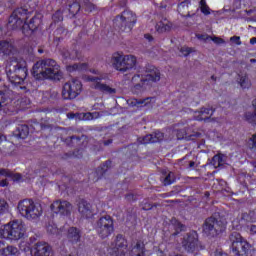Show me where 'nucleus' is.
Returning <instances> with one entry per match:
<instances>
[{
	"instance_id": "obj_1",
	"label": "nucleus",
	"mask_w": 256,
	"mask_h": 256,
	"mask_svg": "<svg viewBox=\"0 0 256 256\" xmlns=\"http://www.w3.org/2000/svg\"><path fill=\"white\" fill-rule=\"evenodd\" d=\"M29 10L27 8H16L8 19V25L15 31L20 29L24 34V37H31L39 29L43 20L39 16L35 15L29 22Z\"/></svg>"
},
{
	"instance_id": "obj_2",
	"label": "nucleus",
	"mask_w": 256,
	"mask_h": 256,
	"mask_svg": "<svg viewBox=\"0 0 256 256\" xmlns=\"http://www.w3.org/2000/svg\"><path fill=\"white\" fill-rule=\"evenodd\" d=\"M6 75L12 85L24 93L29 92L27 86H25V79L29 75L27 69V61L22 58H11L6 66Z\"/></svg>"
},
{
	"instance_id": "obj_3",
	"label": "nucleus",
	"mask_w": 256,
	"mask_h": 256,
	"mask_svg": "<svg viewBox=\"0 0 256 256\" xmlns=\"http://www.w3.org/2000/svg\"><path fill=\"white\" fill-rule=\"evenodd\" d=\"M57 61L51 58L43 59L36 62L32 68V76L36 81H61V73L59 72Z\"/></svg>"
},
{
	"instance_id": "obj_4",
	"label": "nucleus",
	"mask_w": 256,
	"mask_h": 256,
	"mask_svg": "<svg viewBox=\"0 0 256 256\" xmlns=\"http://www.w3.org/2000/svg\"><path fill=\"white\" fill-rule=\"evenodd\" d=\"M25 233H27L25 223L17 219L0 227V238L6 241H19L25 237Z\"/></svg>"
},
{
	"instance_id": "obj_5",
	"label": "nucleus",
	"mask_w": 256,
	"mask_h": 256,
	"mask_svg": "<svg viewBox=\"0 0 256 256\" xmlns=\"http://www.w3.org/2000/svg\"><path fill=\"white\" fill-rule=\"evenodd\" d=\"M17 209L21 217L27 221H37L43 215V206L29 198L19 201Z\"/></svg>"
},
{
	"instance_id": "obj_6",
	"label": "nucleus",
	"mask_w": 256,
	"mask_h": 256,
	"mask_svg": "<svg viewBox=\"0 0 256 256\" xmlns=\"http://www.w3.org/2000/svg\"><path fill=\"white\" fill-rule=\"evenodd\" d=\"M132 81L135 83L137 81H140V83L134 85L132 91L133 93H141L143 91V85L145 83H157V81H161V71L157 69V67L153 65H148L146 67V75L142 74H135L132 77Z\"/></svg>"
},
{
	"instance_id": "obj_7",
	"label": "nucleus",
	"mask_w": 256,
	"mask_h": 256,
	"mask_svg": "<svg viewBox=\"0 0 256 256\" xmlns=\"http://www.w3.org/2000/svg\"><path fill=\"white\" fill-rule=\"evenodd\" d=\"M21 103H23V98L21 100L15 98V94L7 86H4L0 90V109H3L5 113H19L21 111Z\"/></svg>"
},
{
	"instance_id": "obj_8",
	"label": "nucleus",
	"mask_w": 256,
	"mask_h": 256,
	"mask_svg": "<svg viewBox=\"0 0 256 256\" xmlns=\"http://www.w3.org/2000/svg\"><path fill=\"white\" fill-rule=\"evenodd\" d=\"M129 247V244L127 242V238L123 236L122 234H118L114 240V242L111 244V247H105V244H103L99 251V256H125V250Z\"/></svg>"
},
{
	"instance_id": "obj_9",
	"label": "nucleus",
	"mask_w": 256,
	"mask_h": 256,
	"mask_svg": "<svg viewBox=\"0 0 256 256\" xmlns=\"http://www.w3.org/2000/svg\"><path fill=\"white\" fill-rule=\"evenodd\" d=\"M113 25L122 33H131L137 25V14L131 10H124L120 15L115 16Z\"/></svg>"
},
{
	"instance_id": "obj_10",
	"label": "nucleus",
	"mask_w": 256,
	"mask_h": 256,
	"mask_svg": "<svg viewBox=\"0 0 256 256\" xmlns=\"http://www.w3.org/2000/svg\"><path fill=\"white\" fill-rule=\"evenodd\" d=\"M202 229L206 237H217V235H221L227 229V224L211 216L204 221Z\"/></svg>"
},
{
	"instance_id": "obj_11",
	"label": "nucleus",
	"mask_w": 256,
	"mask_h": 256,
	"mask_svg": "<svg viewBox=\"0 0 256 256\" xmlns=\"http://www.w3.org/2000/svg\"><path fill=\"white\" fill-rule=\"evenodd\" d=\"M96 232L100 239H107L115 233V222L110 215L102 216L96 222Z\"/></svg>"
},
{
	"instance_id": "obj_12",
	"label": "nucleus",
	"mask_w": 256,
	"mask_h": 256,
	"mask_svg": "<svg viewBox=\"0 0 256 256\" xmlns=\"http://www.w3.org/2000/svg\"><path fill=\"white\" fill-rule=\"evenodd\" d=\"M83 84L77 79H72L66 82L62 88V98L66 101L77 99L81 95Z\"/></svg>"
},
{
	"instance_id": "obj_13",
	"label": "nucleus",
	"mask_w": 256,
	"mask_h": 256,
	"mask_svg": "<svg viewBox=\"0 0 256 256\" xmlns=\"http://www.w3.org/2000/svg\"><path fill=\"white\" fill-rule=\"evenodd\" d=\"M234 237V239H233ZM232 252L236 256H251V244L247 240L243 239L241 234L235 233L232 235Z\"/></svg>"
},
{
	"instance_id": "obj_14",
	"label": "nucleus",
	"mask_w": 256,
	"mask_h": 256,
	"mask_svg": "<svg viewBox=\"0 0 256 256\" xmlns=\"http://www.w3.org/2000/svg\"><path fill=\"white\" fill-rule=\"evenodd\" d=\"M182 247L188 253H195V251L199 249V234L197 231L191 230L184 236L182 240Z\"/></svg>"
},
{
	"instance_id": "obj_15",
	"label": "nucleus",
	"mask_w": 256,
	"mask_h": 256,
	"mask_svg": "<svg viewBox=\"0 0 256 256\" xmlns=\"http://www.w3.org/2000/svg\"><path fill=\"white\" fill-rule=\"evenodd\" d=\"M50 209L52 213H55L56 215H63L64 217H68V215H71L73 205H71V203L66 200H56L51 204Z\"/></svg>"
},
{
	"instance_id": "obj_16",
	"label": "nucleus",
	"mask_w": 256,
	"mask_h": 256,
	"mask_svg": "<svg viewBox=\"0 0 256 256\" xmlns=\"http://www.w3.org/2000/svg\"><path fill=\"white\" fill-rule=\"evenodd\" d=\"M32 256H53V247L45 241L36 242L31 248Z\"/></svg>"
},
{
	"instance_id": "obj_17",
	"label": "nucleus",
	"mask_w": 256,
	"mask_h": 256,
	"mask_svg": "<svg viewBox=\"0 0 256 256\" xmlns=\"http://www.w3.org/2000/svg\"><path fill=\"white\" fill-rule=\"evenodd\" d=\"M87 81L94 83L93 89H96V91H100L106 95H114V93H117L115 88H111L109 85L101 83V78L99 77L88 76Z\"/></svg>"
},
{
	"instance_id": "obj_18",
	"label": "nucleus",
	"mask_w": 256,
	"mask_h": 256,
	"mask_svg": "<svg viewBox=\"0 0 256 256\" xmlns=\"http://www.w3.org/2000/svg\"><path fill=\"white\" fill-rule=\"evenodd\" d=\"M78 211L84 219H91L93 217V208L91 203L85 199H80L78 202Z\"/></svg>"
},
{
	"instance_id": "obj_19",
	"label": "nucleus",
	"mask_w": 256,
	"mask_h": 256,
	"mask_svg": "<svg viewBox=\"0 0 256 256\" xmlns=\"http://www.w3.org/2000/svg\"><path fill=\"white\" fill-rule=\"evenodd\" d=\"M112 163L113 162L111 160H107L100 167L96 168L92 181L97 182L99 179H103V177H105V173L111 169Z\"/></svg>"
},
{
	"instance_id": "obj_20",
	"label": "nucleus",
	"mask_w": 256,
	"mask_h": 256,
	"mask_svg": "<svg viewBox=\"0 0 256 256\" xmlns=\"http://www.w3.org/2000/svg\"><path fill=\"white\" fill-rule=\"evenodd\" d=\"M215 109L213 108H201V110L194 116L195 121H204L207 123L211 117H213Z\"/></svg>"
},
{
	"instance_id": "obj_21",
	"label": "nucleus",
	"mask_w": 256,
	"mask_h": 256,
	"mask_svg": "<svg viewBox=\"0 0 256 256\" xmlns=\"http://www.w3.org/2000/svg\"><path fill=\"white\" fill-rule=\"evenodd\" d=\"M111 63L116 71H121V73H125L123 54H120L119 52L114 53L111 59Z\"/></svg>"
},
{
	"instance_id": "obj_22",
	"label": "nucleus",
	"mask_w": 256,
	"mask_h": 256,
	"mask_svg": "<svg viewBox=\"0 0 256 256\" xmlns=\"http://www.w3.org/2000/svg\"><path fill=\"white\" fill-rule=\"evenodd\" d=\"M227 163V155L219 152L215 154L211 159V166L214 167V169H219V167H223Z\"/></svg>"
},
{
	"instance_id": "obj_23",
	"label": "nucleus",
	"mask_w": 256,
	"mask_h": 256,
	"mask_svg": "<svg viewBox=\"0 0 256 256\" xmlns=\"http://www.w3.org/2000/svg\"><path fill=\"white\" fill-rule=\"evenodd\" d=\"M67 239L70 243H79L81 241V230L77 227H70L67 232Z\"/></svg>"
},
{
	"instance_id": "obj_24",
	"label": "nucleus",
	"mask_w": 256,
	"mask_h": 256,
	"mask_svg": "<svg viewBox=\"0 0 256 256\" xmlns=\"http://www.w3.org/2000/svg\"><path fill=\"white\" fill-rule=\"evenodd\" d=\"M146 253L145 243L137 241L136 245L132 248L131 256H147Z\"/></svg>"
},
{
	"instance_id": "obj_25",
	"label": "nucleus",
	"mask_w": 256,
	"mask_h": 256,
	"mask_svg": "<svg viewBox=\"0 0 256 256\" xmlns=\"http://www.w3.org/2000/svg\"><path fill=\"white\" fill-rule=\"evenodd\" d=\"M123 61H124V73H126V71H130V69H133V67L137 65V58L133 55L123 56Z\"/></svg>"
},
{
	"instance_id": "obj_26",
	"label": "nucleus",
	"mask_w": 256,
	"mask_h": 256,
	"mask_svg": "<svg viewBox=\"0 0 256 256\" xmlns=\"http://www.w3.org/2000/svg\"><path fill=\"white\" fill-rule=\"evenodd\" d=\"M16 136L19 139H27L29 136V126L26 124H20L16 128Z\"/></svg>"
},
{
	"instance_id": "obj_27",
	"label": "nucleus",
	"mask_w": 256,
	"mask_h": 256,
	"mask_svg": "<svg viewBox=\"0 0 256 256\" xmlns=\"http://www.w3.org/2000/svg\"><path fill=\"white\" fill-rule=\"evenodd\" d=\"M69 17L73 19L76 15H79V11H81V4L77 1H73L68 4Z\"/></svg>"
},
{
	"instance_id": "obj_28",
	"label": "nucleus",
	"mask_w": 256,
	"mask_h": 256,
	"mask_svg": "<svg viewBox=\"0 0 256 256\" xmlns=\"http://www.w3.org/2000/svg\"><path fill=\"white\" fill-rule=\"evenodd\" d=\"M252 105L254 107V112H246L244 119L247 123H250V125H256V99L252 101Z\"/></svg>"
},
{
	"instance_id": "obj_29",
	"label": "nucleus",
	"mask_w": 256,
	"mask_h": 256,
	"mask_svg": "<svg viewBox=\"0 0 256 256\" xmlns=\"http://www.w3.org/2000/svg\"><path fill=\"white\" fill-rule=\"evenodd\" d=\"M149 101H151V97L144 99L133 98L129 100V105H131V107H145Z\"/></svg>"
},
{
	"instance_id": "obj_30",
	"label": "nucleus",
	"mask_w": 256,
	"mask_h": 256,
	"mask_svg": "<svg viewBox=\"0 0 256 256\" xmlns=\"http://www.w3.org/2000/svg\"><path fill=\"white\" fill-rule=\"evenodd\" d=\"M64 142L67 145V147H79V145H81V137L70 136V137H67L64 140Z\"/></svg>"
},
{
	"instance_id": "obj_31",
	"label": "nucleus",
	"mask_w": 256,
	"mask_h": 256,
	"mask_svg": "<svg viewBox=\"0 0 256 256\" xmlns=\"http://www.w3.org/2000/svg\"><path fill=\"white\" fill-rule=\"evenodd\" d=\"M171 224L173 225V228L175 230L174 236L179 235V233L185 231V225L181 223V221L177 220L176 218H172Z\"/></svg>"
},
{
	"instance_id": "obj_32",
	"label": "nucleus",
	"mask_w": 256,
	"mask_h": 256,
	"mask_svg": "<svg viewBox=\"0 0 256 256\" xmlns=\"http://www.w3.org/2000/svg\"><path fill=\"white\" fill-rule=\"evenodd\" d=\"M11 47L9 41H0V55H11Z\"/></svg>"
},
{
	"instance_id": "obj_33",
	"label": "nucleus",
	"mask_w": 256,
	"mask_h": 256,
	"mask_svg": "<svg viewBox=\"0 0 256 256\" xmlns=\"http://www.w3.org/2000/svg\"><path fill=\"white\" fill-rule=\"evenodd\" d=\"M0 176L2 177H12L13 179H15V181H21V174L16 173L13 174V172L9 171L8 169L5 168H1L0 169Z\"/></svg>"
},
{
	"instance_id": "obj_34",
	"label": "nucleus",
	"mask_w": 256,
	"mask_h": 256,
	"mask_svg": "<svg viewBox=\"0 0 256 256\" xmlns=\"http://www.w3.org/2000/svg\"><path fill=\"white\" fill-rule=\"evenodd\" d=\"M81 157H83V149H77L63 155V159H81Z\"/></svg>"
},
{
	"instance_id": "obj_35",
	"label": "nucleus",
	"mask_w": 256,
	"mask_h": 256,
	"mask_svg": "<svg viewBox=\"0 0 256 256\" xmlns=\"http://www.w3.org/2000/svg\"><path fill=\"white\" fill-rule=\"evenodd\" d=\"M246 148L248 149V151H251V153H254V155H256V133L247 140Z\"/></svg>"
},
{
	"instance_id": "obj_36",
	"label": "nucleus",
	"mask_w": 256,
	"mask_h": 256,
	"mask_svg": "<svg viewBox=\"0 0 256 256\" xmlns=\"http://www.w3.org/2000/svg\"><path fill=\"white\" fill-rule=\"evenodd\" d=\"M55 37H54V41H63V35H67V33H69L67 31V29H65V27L60 26L55 30Z\"/></svg>"
},
{
	"instance_id": "obj_37",
	"label": "nucleus",
	"mask_w": 256,
	"mask_h": 256,
	"mask_svg": "<svg viewBox=\"0 0 256 256\" xmlns=\"http://www.w3.org/2000/svg\"><path fill=\"white\" fill-rule=\"evenodd\" d=\"M200 11L203 15H209L211 13V8L207 5V0H200L199 2Z\"/></svg>"
},
{
	"instance_id": "obj_38",
	"label": "nucleus",
	"mask_w": 256,
	"mask_h": 256,
	"mask_svg": "<svg viewBox=\"0 0 256 256\" xmlns=\"http://www.w3.org/2000/svg\"><path fill=\"white\" fill-rule=\"evenodd\" d=\"M71 71H87L89 69V64L87 63H76L69 67Z\"/></svg>"
},
{
	"instance_id": "obj_39",
	"label": "nucleus",
	"mask_w": 256,
	"mask_h": 256,
	"mask_svg": "<svg viewBox=\"0 0 256 256\" xmlns=\"http://www.w3.org/2000/svg\"><path fill=\"white\" fill-rule=\"evenodd\" d=\"M141 208L143 209V211H151V209H153V207H159V204L155 203V204H151L149 202V199H144L141 204H140Z\"/></svg>"
},
{
	"instance_id": "obj_40",
	"label": "nucleus",
	"mask_w": 256,
	"mask_h": 256,
	"mask_svg": "<svg viewBox=\"0 0 256 256\" xmlns=\"http://www.w3.org/2000/svg\"><path fill=\"white\" fill-rule=\"evenodd\" d=\"M138 143L141 145H149V143H155L153 142V134H147L146 136L138 138Z\"/></svg>"
},
{
	"instance_id": "obj_41",
	"label": "nucleus",
	"mask_w": 256,
	"mask_h": 256,
	"mask_svg": "<svg viewBox=\"0 0 256 256\" xmlns=\"http://www.w3.org/2000/svg\"><path fill=\"white\" fill-rule=\"evenodd\" d=\"M240 80V86L242 87V89H249L251 87V82H249V78L247 77V75L241 76L239 75Z\"/></svg>"
},
{
	"instance_id": "obj_42",
	"label": "nucleus",
	"mask_w": 256,
	"mask_h": 256,
	"mask_svg": "<svg viewBox=\"0 0 256 256\" xmlns=\"http://www.w3.org/2000/svg\"><path fill=\"white\" fill-rule=\"evenodd\" d=\"M176 178H175V174L173 172H169L166 177L163 179V183L165 186L167 185H173V183H175Z\"/></svg>"
},
{
	"instance_id": "obj_43",
	"label": "nucleus",
	"mask_w": 256,
	"mask_h": 256,
	"mask_svg": "<svg viewBox=\"0 0 256 256\" xmlns=\"http://www.w3.org/2000/svg\"><path fill=\"white\" fill-rule=\"evenodd\" d=\"M82 7L86 13H93V11H95V4L91 3L89 0H84Z\"/></svg>"
},
{
	"instance_id": "obj_44",
	"label": "nucleus",
	"mask_w": 256,
	"mask_h": 256,
	"mask_svg": "<svg viewBox=\"0 0 256 256\" xmlns=\"http://www.w3.org/2000/svg\"><path fill=\"white\" fill-rule=\"evenodd\" d=\"M165 139V134L161 131H156L154 134H152V141L153 143H161Z\"/></svg>"
},
{
	"instance_id": "obj_45",
	"label": "nucleus",
	"mask_w": 256,
	"mask_h": 256,
	"mask_svg": "<svg viewBox=\"0 0 256 256\" xmlns=\"http://www.w3.org/2000/svg\"><path fill=\"white\" fill-rule=\"evenodd\" d=\"M52 20L54 21V23H61V21H63V11L57 10L52 15Z\"/></svg>"
},
{
	"instance_id": "obj_46",
	"label": "nucleus",
	"mask_w": 256,
	"mask_h": 256,
	"mask_svg": "<svg viewBox=\"0 0 256 256\" xmlns=\"http://www.w3.org/2000/svg\"><path fill=\"white\" fill-rule=\"evenodd\" d=\"M156 31L158 33H165V31H169V25L164 24L163 22H159L158 24H156Z\"/></svg>"
},
{
	"instance_id": "obj_47",
	"label": "nucleus",
	"mask_w": 256,
	"mask_h": 256,
	"mask_svg": "<svg viewBox=\"0 0 256 256\" xmlns=\"http://www.w3.org/2000/svg\"><path fill=\"white\" fill-rule=\"evenodd\" d=\"M9 211V204L7 201L0 199V215H5Z\"/></svg>"
},
{
	"instance_id": "obj_48",
	"label": "nucleus",
	"mask_w": 256,
	"mask_h": 256,
	"mask_svg": "<svg viewBox=\"0 0 256 256\" xmlns=\"http://www.w3.org/2000/svg\"><path fill=\"white\" fill-rule=\"evenodd\" d=\"M47 232L50 235H57V233H59V228H57L56 224H48L47 225Z\"/></svg>"
},
{
	"instance_id": "obj_49",
	"label": "nucleus",
	"mask_w": 256,
	"mask_h": 256,
	"mask_svg": "<svg viewBox=\"0 0 256 256\" xmlns=\"http://www.w3.org/2000/svg\"><path fill=\"white\" fill-rule=\"evenodd\" d=\"M180 53H182L183 57H188V55H191V53H193V48L187 46L181 47Z\"/></svg>"
},
{
	"instance_id": "obj_50",
	"label": "nucleus",
	"mask_w": 256,
	"mask_h": 256,
	"mask_svg": "<svg viewBox=\"0 0 256 256\" xmlns=\"http://www.w3.org/2000/svg\"><path fill=\"white\" fill-rule=\"evenodd\" d=\"M176 137L178 140L187 139V131L185 129L177 130Z\"/></svg>"
},
{
	"instance_id": "obj_51",
	"label": "nucleus",
	"mask_w": 256,
	"mask_h": 256,
	"mask_svg": "<svg viewBox=\"0 0 256 256\" xmlns=\"http://www.w3.org/2000/svg\"><path fill=\"white\" fill-rule=\"evenodd\" d=\"M210 256H229V255L223 252V250L216 249L215 251L210 253Z\"/></svg>"
},
{
	"instance_id": "obj_52",
	"label": "nucleus",
	"mask_w": 256,
	"mask_h": 256,
	"mask_svg": "<svg viewBox=\"0 0 256 256\" xmlns=\"http://www.w3.org/2000/svg\"><path fill=\"white\" fill-rule=\"evenodd\" d=\"M213 43H216V45H223V43H225V40L223 38L214 36L212 38Z\"/></svg>"
},
{
	"instance_id": "obj_53",
	"label": "nucleus",
	"mask_w": 256,
	"mask_h": 256,
	"mask_svg": "<svg viewBox=\"0 0 256 256\" xmlns=\"http://www.w3.org/2000/svg\"><path fill=\"white\" fill-rule=\"evenodd\" d=\"M230 41L232 42V43H235L236 45H241V37H239V36H232L231 38H230Z\"/></svg>"
},
{
	"instance_id": "obj_54",
	"label": "nucleus",
	"mask_w": 256,
	"mask_h": 256,
	"mask_svg": "<svg viewBox=\"0 0 256 256\" xmlns=\"http://www.w3.org/2000/svg\"><path fill=\"white\" fill-rule=\"evenodd\" d=\"M9 252L10 256L17 255L19 253V249H17V247L14 246H9Z\"/></svg>"
},
{
	"instance_id": "obj_55",
	"label": "nucleus",
	"mask_w": 256,
	"mask_h": 256,
	"mask_svg": "<svg viewBox=\"0 0 256 256\" xmlns=\"http://www.w3.org/2000/svg\"><path fill=\"white\" fill-rule=\"evenodd\" d=\"M64 57L65 59H79V52L75 51V56L68 53L64 55Z\"/></svg>"
},
{
	"instance_id": "obj_56",
	"label": "nucleus",
	"mask_w": 256,
	"mask_h": 256,
	"mask_svg": "<svg viewBox=\"0 0 256 256\" xmlns=\"http://www.w3.org/2000/svg\"><path fill=\"white\" fill-rule=\"evenodd\" d=\"M20 249H21V251H24V253H28V251H30V253H31V247H29L27 245V243H25L24 248H23V244H21Z\"/></svg>"
},
{
	"instance_id": "obj_57",
	"label": "nucleus",
	"mask_w": 256,
	"mask_h": 256,
	"mask_svg": "<svg viewBox=\"0 0 256 256\" xmlns=\"http://www.w3.org/2000/svg\"><path fill=\"white\" fill-rule=\"evenodd\" d=\"M0 255H3V256H11L10 252H9V246L3 248L2 252Z\"/></svg>"
},
{
	"instance_id": "obj_58",
	"label": "nucleus",
	"mask_w": 256,
	"mask_h": 256,
	"mask_svg": "<svg viewBox=\"0 0 256 256\" xmlns=\"http://www.w3.org/2000/svg\"><path fill=\"white\" fill-rule=\"evenodd\" d=\"M113 143V139H108L105 141H100V145H104L105 147H108V145H111Z\"/></svg>"
},
{
	"instance_id": "obj_59",
	"label": "nucleus",
	"mask_w": 256,
	"mask_h": 256,
	"mask_svg": "<svg viewBox=\"0 0 256 256\" xmlns=\"http://www.w3.org/2000/svg\"><path fill=\"white\" fill-rule=\"evenodd\" d=\"M144 39H146L147 41H149V43L153 42L154 41V38H153V35L147 33V34H144Z\"/></svg>"
},
{
	"instance_id": "obj_60",
	"label": "nucleus",
	"mask_w": 256,
	"mask_h": 256,
	"mask_svg": "<svg viewBox=\"0 0 256 256\" xmlns=\"http://www.w3.org/2000/svg\"><path fill=\"white\" fill-rule=\"evenodd\" d=\"M126 201H135V195L133 194H127L125 196Z\"/></svg>"
},
{
	"instance_id": "obj_61",
	"label": "nucleus",
	"mask_w": 256,
	"mask_h": 256,
	"mask_svg": "<svg viewBox=\"0 0 256 256\" xmlns=\"http://www.w3.org/2000/svg\"><path fill=\"white\" fill-rule=\"evenodd\" d=\"M9 185V182H7V179L0 181V187H7Z\"/></svg>"
},
{
	"instance_id": "obj_62",
	"label": "nucleus",
	"mask_w": 256,
	"mask_h": 256,
	"mask_svg": "<svg viewBox=\"0 0 256 256\" xmlns=\"http://www.w3.org/2000/svg\"><path fill=\"white\" fill-rule=\"evenodd\" d=\"M68 119H75L77 117V114L71 112L67 114Z\"/></svg>"
},
{
	"instance_id": "obj_63",
	"label": "nucleus",
	"mask_w": 256,
	"mask_h": 256,
	"mask_svg": "<svg viewBox=\"0 0 256 256\" xmlns=\"http://www.w3.org/2000/svg\"><path fill=\"white\" fill-rule=\"evenodd\" d=\"M250 232L252 233V235H256V225H252L250 227Z\"/></svg>"
},
{
	"instance_id": "obj_64",
	"label": "nucleus",
	"mask_w": 256,
	"mask_h": 256,
	"mask_svg": "<svg viewBox=\"0 0 256 256\" xmlns=\"http://www.w3.org/2000/svg\"><path fill=\"white\" fill-rule=\"evenodd\" d=\"M250 45H256V37L250 39Z\"/></svg>"
}]
</instances>
